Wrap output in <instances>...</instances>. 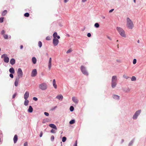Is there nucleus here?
<instances>
[{
  "mask_svg": "<svg viewBox=\"0 0 146 146\" xmlns=\"http://www.w3.org/2000/svg\"><path fill=\"white\" fill-rule=\"evenodd\" d=\"M116 29L121 36L123 37H126V36L125 31L122 28L119 27H117Z\"/></svg>",
  "mask_w": 146,
  "mask_h": 146,
  "instance_id": "nucleus-3",
  "label": "nucleus"
},
{
  "mask_svg": "<svg viewBox=\"0 0 146 146\" xmlns=\"http://www.w3.org/2000/svg\"><path fill=\"white\" fill-rule=\"evenodd\" d=\"M52 83H56V81H55V79H53V81H52Z\"/></svg>",
  "mask_w": 146,
  "mask_h": 146,
  "instance_id": "nucleus-57",
  "label": "nucleus"
},
{
  "mask_svg": "<svg viewBox=\"0 0 146 146\" xmlns=\"http://www.w3.org/2000/svg\"><path fill=\"white\" fill-rule=\"evenodd\" d=\"M56 98L60 100H62L63 98V96L62 95H59L57 96Z\"/></svg>",
  "mask_w": 146,
  "mask_h": 146,
  "instance_id": "nucleus-18",
  "label": "nucleus"
},
{
  "mask_svg": "<svg viewBox=\"0 0 146 146\" xmlns=\"http://www.w3.org/2000/svg\"><path fill=\"white\" fill-rule=\"evenodd\" d=\"M25 100L24 101V104L25 106H27L28 105L29 103V101L27 99H25Z\"/></svg>",
  "mask_w": 146,
  "mask_h": 146,
  "instance_id": "nucleus-26",
  "label": "nucleus"
},
{
  "mask_svg": "<svg viewBox=\"0 0 146 146\" xmlns=\"http://www.w3.org/2000/svg\"><path fill=\"white\" fill-rule=\"evenodd\" d=\"M51 62H52V58L51 57L49 58L48 63V68L49 70H50L51 67Z\"/></svg>",
  "mask_w": 146,
  "mask_h": 146,
  "instance_id": "nucleus-14",
  "label": "nucleus"
},
{
  "mask_svg": "<svg viewBox=\"0 0 146 146\" xmlns=\"http://www.w3.org/2000/svg\"><path fill=\"white\" fill-rule=\"evenodd\" d=\"M75 122V121L74 119H71L69 122V123L70 124H74Z\"/></svg>",
  "mask_w": 146,
  "mask_h": 146,
  "instance_id": "nucleus-27",
  "label": "nucleus"
},
{
  "mask_svg": "<svg viewBox=\"0 0 146 146\" xmlns=\"http://www.w3.org/2000/svg\"><path fill=\"white\" fill-rule=\"evenodd\" d=\"M10 63L12 65H13L15 63V60L14 58H12L10 61Z\"/></svg>",
  "mask_w": 146,
  "mask_h": 146,
  "instance_id": "nucleus-16",
  "label": "nucleus"
},
{
  "mask_svg": "<svg viewBox=\"0 0 146 146\" xmlns=\"http://www.w3.org/2000/svg\"><path fill=\"white\" fill-rule=\"evenodd\" d=\"M42 134H43L42 132V131H41L40 132V135H39L40 137H42Z\"/></svg>",
  "mask_w": 146,
  "mask_h": 146,
  "instance_id": "nucleus-53",
  "label": "nucleus"
},
{
  "mask_svg": "<svg viewBox=\"0 0 146 146\" xmlns=\"http://www.w3.org/2000/svg\"><path fill=\"white\" fill-rule=\"evenodd\" d=\"M72 100L76 104H77L78 102V100L75 97H72Z\"/></svg>",
  "mask_w": 146,
  "mask_h": 146,
  "instance_id": "nucleus-12",
  "label": "nucleus"
},
{
  "mask_svg": "<svg viewBox=\"0 0 146 146\" xmlns=\"http://www.w3.org/2000/svg\"><path fill=\"white\" fill-rule=\"evenodd\" d=\"M37 74V70L36 69H34L33 70L32 72L31 76L32 77L35 76Z\"/></svg>",
  "mask_w": 146,
  "mask_h": 146,
  "instance_id": "nucleus-9",
  "label": "nucleus"
},
{
  "mask_svg": "<svg viewBox=\"0 0 146 146\" xmlns=\"http://www.w3.org/2000/svg\"><path fill=\"white\" fill-rule=\"evenodd\" d=\"M7 10H4L1 13V15L3 16H5L6 14L7 13Z\"/></svg>",
  "mask_w": 146,
  "mask_h": 146,
  "instance_id": "nucleus-24",
  "label": "nucleus"
},
{
  "mask_svg": "<svg viewBox=\"0 0 146 146\" xmlns=\"http://www.w3.org/2000/svg\"><path fill=\"white\" fill-rule=\"evenodd\" d=\"M66 137H63L62 138V141L63 142H65L66 140Z\"/></svg>",
  "mask_w": 146,
  "mask_h": 146,
  "instance_id": "nucleus-30",
  "label": "nucleus"
},
{
  "mask_svg": "<svg viewBox=\"0 0 146 146\" xmlns=\"http://www.w3.org/2000/svg\"><path fill=\"white\" fill-rule=\"evenodd\" d=\"M4 18L3 17H1L0 18V23H2L3 21Z\"/></svg>",
  "mask_w": 146,
  "mask_h": 146,
  "instance_id": "nucleus-37",
  "label": "nucleus"
},
{
  "mask_svg": "<svg viewBox=\"0 0 146 146\" xmlns=\"http://www.w3.org/2000/svg\"><path fill=\"white\" fill-rule=\"evenodd\" d=\"M57 35V33L56 32H54L53 35L54 38H56Z\"/></svg>",
  "mask_w": 146,
  "mask_h": 146,
  "instance_id": "nucleus-28",
  "label": "nucleus"
},
{
  "mask_svg": "<svg viewBox=\"0 0 146 146\" xmlns=\"http://www.w3.org/2000/svg\"><path fill=\"white\" fill-rule=\"evenodd\" d=\"M3 37L5 39H8V36L7 34L4 35H3Z\"/></svg>",
  "mask_w": 146,
  "mask_h": 146,
  "instance_id": "nucleus-36",
  "label": "nucleus"
},
{
  "mask_svg": "<svg viewBox=\"0 0 146 146\" xmlns=\"http://www.w3.org/2000/svg\"><path fill=\"white\" fill-rule=\"evenodd\" d=\"M136 78L134 76H132L131 78L132 81H135L136 80Z\"/></svg>",
  "mask_w": 146,
  "mask_h": 146,
  "instance_id": "nucleus-34",
  "label": "nucleus"
},
{
  "mask_svg": "<svg viewBox=\"0 0 146 146\" xmlns=\"http://www.w3.org/2000/svg\"><path fill=\"white\" fill-rule=\"evenodd\" d=\"M50 132L53 133H56L55 131L53 129H52V130L50 131Z\"/></svg>",
  "mask_w": 146,
  "mask_h": 146,
  "instance_id": "nucleus-40",
  "label": "nucleus"
},
{
  "mask_svg": "<svg viewBox=\"0 0 146 146\" xmlns=\"http://www.w3.org/2000/svg\"><path fill=\"white\" fill-rule=\"evenodd\" d=\"M54 137L53 135H52L51 137L50 140L52 141H53L54 140Z\"/></svg>",
  "mask_w": 146,
  "mask_h": 146,
  "instance_id": "nucleus-38",
  "label": "nucleus"
},
{
  "mask_svg": "<svg viewBox=\"0 0 146 146\" xmlns=\"http://www.w3.org/2000/svg\"><path fill=\"white\" fill-rule=\"evenodd\" d=\"M69 1V0H64V2L65 3H66Z\"/></svg>",
  "mask_w": 146,
  "mask_h": 146,
  "instance_id": "nucleus-55",
  "label": "nucleus"
},
{
  "mask_svg": "<svg viewBox=\"0 0 146 146\" xmlns=\"http://www.w3.org/2000/svg\"><path fill=\"white\" fill-rule=\"evenodd\" d=\"M80 70L84 75L87 76L88 75V73L86 70V68L84 66H81L80 67Z\"/></svg>",
  "mask_w": 146,
  "mask_h": 146,
  "instance_id": "nucleus-4",
  "label": "nucleus"
},
{
  "mask_svg": "<svg viewBox=\"0 0 146 146\" xmlns=\"http://www.w3.org/2000/svg\"><path fill=\"white\" fill-rule=\"evenodd\" d=\"M137 42L138 43H139V40H138L137 41Z\"/></svg>",
  "mask_w": 146,
  "mask_h": 146,
  "instance_id": "nucleus-64",
  "label": "nucleus"
},
{
  "mask_svg": "<svg viewBox=\"0 0 146 146\" xmlns=\"http://www.w3.org/2000/svg\"><path fill=\"white\" fill-rule=\"evenodd\" d=\"M1 58H3V60L5 62L8 63L9 62V59L6 54H2L1 56Z\"/></svg>",
  "mask_w": 146,
  "mask_h": 146,
  "instance_id": "nucleus-6",
  "label": "nucleus"
},
{
  "mask_svg": "<svg viewBox=\"0 0 146 146\" xmlns=\"http://www.w3.org/2000/svg\"><path fill=\"white\" fill-rule=\"evenodd\" d=\"M59 42L58 40L56 38H53V44L54 46H57Z\"/></svg>",
  "mask_w": 146,
  "mask_h": 146,
  "instance_id": "nucleus-10",
  "label": "nucleus"
},
{
  "mask_svg": "<svg viewBox=\"0 0 146 146\" xmlns=\"http://www.w3.org/2000/svg\"><path fill=\"white\" fill-rule=\"evenodd\" d=\"M18 140V136L16 134L15 135L13 138L14 142L15 143H16Z\"/></svg>",
  "mask_w": 146,
  "mask_h": 146,
  "instance_id": "nucleus-19",
  "label": "nucleus"
},
{
  "mask_svg": "<svg viewBox=\"0 0 146 146\" xmlns=\"http://www.w3.org/2000/svg\"><path fill=\"white\" fill-rule=\"evenodd\" d=\"M32 61L33 63L35 64L36 63V59L35 57H32Z\"/></svg>",
  "mask_w": 146,
  "mask_h": 146,
  "instance_id": "nucleus-22",
  "label": "nucleus"
},
{
  "mask_svg": "<svg viewBox=\"0 0 146 146\" xmlns=\"http://www.w3.org/2000/svg\"><path fill=\"white\" fill-rule=\"evenodd\" d=\"M126 20V26L127 27L130 29H132L134 26V25L133 22L129 18H127Z\"/></svg>",
  "mask_w": 146,
  "mask_h": 146,
  "instance_id": "nucleus-1",
  "label": "nucleus"
},
{
  "mask_svg": "<svg viewBox=\"0 0 146 146\" xmlns=\"http://www.w3.org/2000/svg\"><path fill=\"white\" fill-rule=\"evenodd\" d=\"M74 108L73 106H71L70 107V110L71 111H73L74 110Z\"/></svg>",
  "mask_w": 146,
  "mask_h": 146,
  "instance_id": "nucleus-31",
  "label": "nucleus"
},
{
  "mask_svg": "<svg viewBox=\"0 0 146 146\" xmlns=\"http://www.w3.org/2000/svg\"><path fill=\"white\" fill-rule=\"evenodd\" d=\"M130 89L129 88H124L123 89V90L124 92H125V93H128L130 91Z\"/></svg>",
  "mask_w": 146,
  "mask_h": 146,
  "instance_id": "nucleus-23",
  "label": "nucleus"
},
{
  "mask_svg": "<svg viewBox=\"0 0 146 146\" xmlns=\"http://www.w3.org/2000/svg\"><path fill=\"white\" fill-rule=\"evenodd\" d=\"M17 75L18 77H22L23 75L22 71L21 68H19L17 71Z\"/></svg>",
  "mask_w": 146,
  "mask_h": 146,
  "instance_id": "nucleus-8",
  "label": "nucleus"
},
{
  "mask_svg": "<svg viewBox=\"0 0 146 146\" xmlns=\"http://www.w3.org/2000/svg\"><path fill=\"white\" fill-rule=\"evenodd\" d=\"M39 88L42 90H46L47 88V85L46 83H43L40 84L39 85Z\"/></svg>",
  "mask_w": 146,
  "mask_h": 146,
  "instance_id": "nucleus-7",
  "label": "nucleus"
},
{
  "mask_svg": "<svg viewBox=\"0 0 146 146\" xmlns=\"http://www.w3.org/2000/svg\"><path fill=\"white\" fill-rule=\"evenodd\" d=\"M117 77L116 76H113L112 77L111 81V86L112 88H115L117 84Z\"/></svg>",
  "mask_w": 146,
  "mask_h": 146,
  "instance_id": "nucleus-2",
  "label": "nucleus"
},
{
  "mask_svg": "<svg viewBox=\"0 0 146 146\" xmlns=\"http://www.w3.org/2000/svg\"><path fill=\"white\" fill-rule=\"evenodd\" d=\"M134 140H135V138H133L130 142L129 143L128 145V146H131L133 143H134Z\"/></svg>",
  "mask_w": 146,
  "mask_h": 146,
  "instance_id": "nucleus-25",
  "label": "nucleus"
},
{
  "mask_svg": "<svg viewBox=\"0 0 146 146\" xmlns=\"http://www.w3.org/2000/svg\"><path fill=\"white\" fill-rule=\"evenodd\" d=\"M114 10V9H112L111 10H110L109 11V12L110 13H111V12H112Z\"/></svg>",
  "mask_w": 146,
  "mask_h": 146,
  "instance_id": "nucleus-54",
  "label": "nucleus"
},
{
  "mask_svg": "<svg viewBox=\"0 0 146 146\" xmlns=\"http://www.w3.org/2000/svg\"><path fill=\"white\" fill-rule=\"evenodd\" d=\"M49 126L52 128L53 129H55V130H57V128L56 126L54 124L52 123H51L49 125Z\"/></svg>",
  "mask_w": 146,
  "mask_h": 146,
  "instance_id": "nucleus-13",
  "label": "nucleus"
},
{
  "mask_svg": "<svg viewBox=\"0 0 146 146\" xmlns=\"http://www.w3.org/2000/svg\"><path fill=\"white\" fill-rule=\"evenodd\" d=\"M13 74H11H11H9V76L11 78H13Z\"/></svg>",
  "mask_w": 146,
  "mask_h": 146,
  "instance_id": "nucleus-46",
  "label": "nucleus"
},
{
  "mask_svg": "<svg viewBox=\"0 0 146 146\" xmlns=\"http://www.w3.org/2000/svg\"><path fill=\"white\" fill-rule=\"evenodd\" d=\"M99 24L98 23H96L94 24V27L97 28H98L99 27Z\"/></svg>",
  "mask_w": 146,
  "mask_h": 146,
  "instance_id": "nucleus-32",
  "label": "nucleus"
},
{
  "mask_svg": "<svg viewBox=\"0 0 146 146\" xmlns=\"http://www.w3.org/2000/svg\"><path fill=\"white\" fill-rule=\"evenodd\" d=\"M38 46L40 48H41L42 46V42L40 41H39L38 42Z\"/></svg>",
  "mask_w": 146,
  "mask_h": 146,
  "instance_id": "nucleus-35",
  "label": "nucleus"
},
{
  "mask_svg": "<svg viewBox=\"0 0 146 146\" xmlns=\"http://www.w3.org/2000/svg\"><path fill=\"white\" fill-rule=\"evenodd\" d=\"M72 50L71 49H69L66 52L67 53H68L71 52L72 51Z\"/></svg>",
  "mask_w": 146,
  "mask_h": 146,
  "instance_id": "nucleus-39",
  "label": "nucleus"
},
{
  "mask_svg": "<svg viewBox=\"0 0 146 146\" xmlns=\"http://www.w3.org/2000/svg\"><path fill=\"white\" fill-rule=\"evenodd\" d=\"M53 85L54 87V88H55V89H56L57 88V85H56V83H53Z\"/></svg>",
  "mask_w": 146,
  "mask_h": 146,
  "instance_id": "nucleus-42",
  "label": "nucleus"
},
{
  "mask_svg": "<svg viewBox=\"0 0 146 146\" xmlns=\"http://www.w3.org/2000/svg\"><path fill=\"white\" fill-rule=\"evenodd\" d=\"M123 77L125 78L126 79H127L128 78H129V77L125 75H124L123 76Z\"/></svg>",
  "mask_w": 146,
  "mask_h": 146,
  "instance_id": "nucleus-50",
  "label": "nucleus"
},
{
  "mask_svg": "<svg viewBox=\"0 0 146 146\" xmlns=\"http://www.w3.org/2000/svg\"><path fill=\"white\" fill-rule=\"evenodd\" d=\"M137 62V60L136 59H134L133 60V64H135Z\"/></svg>",
  "mask_w": 146,
  "mask_h": 146,
  "instance_id": "nucleus-41",
  "label": "nucleus"
},
{
  "mask_svg": "<svg viewBox=\"0 0 146 146\" xmlns=\"http://www.w3.org/2000/svg\"><path fill=\"white\" fill-rule=\"evenodd\" d=\"M56 38H57L58 39H59L60 38V37L59 35H58L56 37Z\"/></svg>",
  "mask_w": 146,
  "mask_h": 146,
  "instance_id": "nucleus-59",
  "label": "nucleus"
},
{
  "mask_svg": "<svg viewBox=\"0 0 146 146\" xmlns=\"http://www.w3.org/2000/svg\"><path fill=\"white\" fill-rule=\"evenodd\" d=\"M33 108L31 106H29V109L28 110V112L31 113L33 111Z\"/></svg>",
  "mask_w": 146,
  "mask_h": 146,
  "instance_id": "nucleus-20",
  "label": "nucleus"
},
{
  "mask_svg": "<svg viewBox=\"0 0 146 146\" xmlns=\"http://www.w3.org/2000/svg\"><path fill=\"white\" fill-rule=\"evenodd\" d=\"M107 38L108 39H109L110 40H111V38H110L109 36H107Z\"/></svg>",
  "mask_w": 146,
  "mask_h": 146,
  "instance_id": "nucleus-60",
  "label": "nucleus"
},
{
  "mask_svg": "<svg viewBox=\"0 0 146 146\" xmlns=\"http://www.w3.org/2000/svg\"><path fill=\"white\" fill-rule=\"evenodd\" d=\"M29 92L28 91H26L24 96V99H27L29 98Z\"/></svg>",
  "mask_w": 146,
  "mask_h": 146,
  "instance_id": "nucleus-11",
  "label": "nucleus"
},
{
  "mask_svg": "<svg viewBox=\"0 0 146 146\" xmlns=\"http://www.w3.org/2000/svg\"><path fill=\"white\" fill-rule=\"evenodd\" d=\"M51 38H52V36H47L46 38V39L47 40H49L51 39Z\"/></svg>",
  "mask_w": 146,
  "mask_h": 146,
  "instance_id": "nucleus-29",
  "label": "nucleus"
},
{
  "mask_svg": "<svg viewBox=\"0 0 146 146\" xmlns=\"http://www.w3.org/2000/svg\"><path fill=\"white\" fill-rule=\"evenodd\" d=\"M9 71L11 74H14L15 72V70L13 67H11L9 69Z\"/></svg>",
  "mask_w": 146,
  "mask_h": 146,
  "instance_id": "nucleus-21",
  "label": "nucleus"
},
{
  "mask_svg": "<svg viewBox=\"0 0 146 146\" xmlns=\"http://www.w3.org/2000/svg\"><path fill=\"white\" fill-rule=\"evenodd\" d=\"M33 100L35 101H36L38 100V98L36 97H34L33 98Z\"/></svg>",
  "mask_w": 146,
  "mask_h": 146,
  "instance_id": "nucleus-44",
  "label": "nucleus"
},
{
  "mask_svg": "<svg viewBox=\"0 0 146 146\" xmlns=\"http://www.w3.org/2000/svg\"><path fill=\"white\" fill-rule=\"evenodd\" d=\"M112 97L115 100H118L119 99V96L117 95L113 94Z\"/></svg>",
  "mask_w": 146,
  "mask_h": 146,
  "instance_id": "nucleus-17",
  "label": "nucleus"
},
{
  "mask_svg": "<svg viewBox=\"0 0 146 146\" xmlns=\"http://www.w3.org/2000/svg\"><path fill=\"white\" fill-rule=\"evenodd\" d=\"M5 32V31L4 30H2L1 32V34L2 35H3Z\"/></svg>",
  "mask_w": 146,
  "mask_h": 146,
  "instance_id": "nucleus-48",
  "label": "nucleus"
},
{
  "mask_svg": "<svg viewBox=\"0 0 146 146\" xmlns=\"http://www.w3.org/2000/svg\"><path fill=\"white\" fill-rule=\"evenodd\" d=\"M86 0H82V2L84 3L86 1Z\"/></svg>",
  "mask_w": 146,
  "mask_h": 146,
  "instance_id": "nucleus-62",
  "label": "nucleus"
},
{
  "mask_svg": "<svg viewBox=\"0 0 146 146\" xmlns=\"http://www.w3.org/2000/svg\"><path fill=\"white\" fill-rule=\"evenodd\" d=\"M17 95V93H15L13 96L12 98H15V97H16V96Z\"/></svg>",
  "mask_w": 146,
  "mask_h": 146,
  "instance_id": "nucleus-45",
  "label": "nucleus"
},
{
  "mask_svg": "<svg viewBox=\"0 0 146 146\" xmlns=\"http://www.w3.org/2000/svg\"><path fill=\"white\" fill-rule=\"evenodd\" d=\"M57 106H56L54 107L53 108H52L51 109V110L52 111H53V110H54L57 108Z\"/></svg>",
  "mask_w": 146,
  "mask_h": 146,
  "instance_id": "nucleus-52",
  "label": "nucleus"
},
{
  "mask_svg": "<svg viewBox=\"0 0 146 146\" xmlns=\"http://www.w3.org/2000/svg\"><path fill=\"white\" fill-rule=\"evenodd\" d=\"M124 141V140L123 139H121V143H123Z\"/></svg>",
  "mask_w": 146,
  "mask_h": 146,
  "instance_id": "nucleus-61",
  "label": "nucleus"
},
{
  "mask_svg": "<svg viewBox=\"0 0 146 146\" xmlns=\"http://www.w3.org/2000/svg\"><path fill=\"white\" fill-rule=\"evenodd\" d=\"M87 36L88 37H90L91 36V35L90 33H88L87 34Z\"/></svg>",
  "mask_w": 146,
  "mask_h": 146,
  "instance_id": "nucleus-49",
  "label": "nucleus"
},
{
  "mask_svg": "<svg viewBox=\"0 0 146 146\" xmlns=\"http://www.w3.org/2000/svg\"><path fill=\"white\" fill-rule=\"evenodd\" d=\"M0 136L1 137V136L2 135V133L1 131L0 130Z\"/></svg>",
  "mask_w": 146,
  "mask_h": 146,
  "instance_id": "nucleus-58",
  "label": "nucleus"
},
{
  "mask_svg": "<svg viewBox=\"0 0 146 146\" xmlns=\"http://www.w3.org/2000/svg\"><path fill=\"white\" fill-rule=\"evenodd\" d=\"M102 18L103 19H105V17H104V16H102Z\"/></svg>",
  "mask_w": 146,
  "mask_h": 146,
  "instance_id": "nucleus-63",
  "label": "nucleus"
},
{
  "mask_svg": "<svg viewBox=\"0 0 146 146\" xmlns=\"http://www.w3.org/2000/svg\"><path fill=\"white\" fill-rule=\"evenodd\" d=\"M73 146H77V140H76L74 145Z\"/></svg>",
  "mask_w": 146,
  "mask_h": 146,
  "instance_id": "nucleus-47",
  "label": "nucleus"
},
{
  "mask_svg": "<svg viewBox=\"0 0 146 146\" xmlns=\"http://www.w3.org/2000/svg\"><path fill=\"white\" fill-rule=\"evenodd\" d=\"M30 14L28 13H26L24 14L25 17H28L29 16Z\"/></svg>",
  "mask_w": 146,
  "mask_h": 146,
  "instance_id": "nucleus-33",
  "label": "nucleus"
},
{
  "mask_svg": "<svg viewBox=\"0 0 146 146\" xmlns=\"http://www.w3.org/2000/svg\"><path fill=\"white\" fill-rule=\"evenodd\" d=\"M19 81V78L17 77L15 82V86L16 87L18 85V82Z\"/></svg>",
  "mask_w": 146,
  "mask_h": 146,
  "instance_id": "nucleus-15",
  "label": "nucleus"
},
{
  "mask_svg": "<svg viewBox=\"0 0 146 146\" xmlns=\"http://www.w3.org/2000/svg\"><path fill=\"white\" fill-rule=\"evenodd\" d=\"M24 146H28V143L27 142H25L24 144Z\"/></svg>",
  "mask_w": 146,
  "mask_h": 146,
  "instance_id": "nucleus-51",
  "label": "nucleus"
},
{
  "mask_svg": "<svg viewBox=\"0 0 146 146\" xmlns=\"http://www.w3.org/2000/svg\"><path fill=\"white\" fill-rule=\"evenodd\" d=\"M44 114L45 115L47 116H48L49 115V114L48 112H45L44 113Z\"/></svg>",
  "mask_w": 146,
  "mask_h": 146,
  "instance_id": "nucleus-43",
  "label": "nucleus"
},
{
  "mask_svg": "<svg viewBox=\"0 0 146 146\" xmlns=\"http://www.w3.org/2000/svg\"><path fill=\"white\" fill-rule=\"evenodd\" d=\"M141 112V110H139L136 111L133 116V119L134 120L136 119L138 117L140 114Z\"/></svg>",
  "mask_w": 146,
  "mask_h": 146,
  "instance_id": "nucleus-5",
  "label": "nucleus"
},
{
  "mask_svg": "<svg viewBox=\"0 0 146 146\" xmlns=\"http://www.w3.org/2000/svg\"><path fill=\"white\" fill-rule=\"evenodd\" d=\"M20 49H22L23 48V45H21L20 46Z\"/></svg>",
  "mask_w": 146,
  "mask_h": 146,
  "instance_id": "nucleus-56",
  "label": "nucleus"
}]
</instances>
